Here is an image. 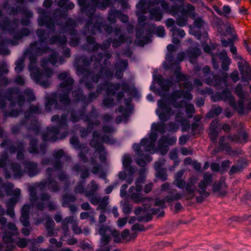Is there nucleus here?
<instances>
[{"instance_id": "f257e3e1", "label": "nucleus", "mask_w": 251, "mask_h": 251, "mask_svg": "<svg viewBox=\"0 0 251 251\" xmlns=\"http://www.w3.org/2000/svg\"><path fill=\"white\" fill-rule=\"evenodd\" d=\"M167 126H151V132L149 137L143 138L138 143H134L132 148L137 155L136 159V164L144 167L147 163L152 160L150 154L155 153L157 150L159 153L164 155L169 151L168 146L175 144L177 140L176 136H170L169 135H163L161 137L157 142V149L156 147V141L158 137V131L162 133Z\"/></svg>"}, {"instance_id": "f03ea898", "label": "nucleus", "mask_w": 251, "mask_h": 251, "mask_svg": "<svg viewBox=\"0 0 251 251\" xmlns=\"http://www.w3.org/2000/svg\"><path fill=\"white\" fill-rule=\"evenodd\" d=\"M114 126H102V130L100 132H93V139L90 142L91 147L95 149L94 151L90 149V152L86 154L88 161L91 165H94L97 162V157L99 156L100 162H103L106 160V152L102 143L113 144L115 143L114 139L111 137L110 134L114 131Z\"/></svg>"}, {"instance_id": "7ed1b4c3", "label": "nucleus", "mask_w": 251, "mask_h": 251, "mask_svg": "<svg viewBox=\"0 0 251 251\" xmlns=\"http://www.w3.org/2000/svg\"><path fill=\"white\" fill-rule=\"evenodd\" d=\"M58 78L62 82L59 88L63 93H55L53 98H49L46 104V110L50 111L51 106L55 109H63L70 103V93L72 90L74 79L69 72H62L58 75Z\"/></svg>"}, {"instance_id": "20e7f679", "label": "nucleus", "mask_w": 251, "mask_h": 251, "mask_svg": "<svg viewBox=\"0 0 251 251\" xmlns=\"http://www.w3.org/2000/svg\"><path fill=\"white\" fill-rule=\"evenodd\" d=\"M181 98L191 100L193 96L189 92L179 90L173 92L166 99L163 98L157 101L158 106L163 110V111L158 115L159 119L162 122H165L170 120L171 116L174 114V111L170 105L176 108L183 107L185 101L183 100L177 101Z\"/></svg>"}, {"instance_id": "39448f33", "label": "nucleus", "mask_w": 251, "mask_h": 251, "mask_svg": "<svg viewBox=\"0 0 251 251\" xmlns=\"http://www.w3.org/2000/svg\"><path fill=\"white\" fill-rule=\"evenodd\" d=\"M78 4L81 7V11L85 12L89 17L85 25L84 32L85 34L87 33L95 34L97 32L100 31L101 27H103L106 32L111 33L112 32L113 28L110 25H104L102 18L99 15H95L96 10L93 14H88V11L92 6V4H86V0H77Z\"/></svg>"}, {"instance_id": "423d86ee", "label": "nucleus", "mask_w": 251, "mask_h": 251, "mask_svg": "<svg viewBox=\"0 0 251 251\" xmlns=\"http://www.w3.org/2000/svg\"><path fill=\"white\" fill-rule=\"evenodd\" d=\"M51 192H58L61 189V186L54 179L46 180L43 179L39 182L33 183L29 186L28 191L29 192V200L32 206L40 210H43L45 208V203L39 201L37 195V189L38 188L41 191H44L46 187Z\"/></svg>"}, {"instance_id": "0eeeda50", "label": "nucleus", "mask_w": 251, "mask_h": 251, "mask_svg": "<svg viewBox=\"0 0 251 251\" xmlns=\"http://www.w3.org/2000/svg\"><path fill=\"white\" fill-rule=\"evenodd\" d=\"M14 185L10 182L2 183V180L0 177V197L4 195V193L8 196H13L10 198L6 202V214L11 218H15V214L14 208L15 204L21 198V190L19 188H16L13 190Z\"/></svg>"}, {"instance_id": "6e6552de", "label": "nucleus", "mask_w": 251, "mask_h": 251, "mask_svg": "<svg viewBox=\"0 0 251 251\" xmlns=\"http://www.w3.org/2000/svg\"><path fill=\"white\" fill-rule=\"evenodd\" d=\"M30 65L29 69L30 72L31 79L44 88L48 87L50 83V78L52 77L53 72L52 69L48 68L43 71L41 69L34 66L37 62V58L35 55L30 54Z\"/></svg>"}, {"instance_id": "1a4fd4ad", "label": "nucleus", "mask_w": 251, "mask_h": 251, "mask_svg": "<svg viewBox=\"0 0 251 251\" xmlns=\"http://www.w3.org/2000/svg\"><path fill=\"white\" fill-rule=\"evenodd\" d=\"M23 165L24 167L23 170L20 164L12 163L10 169L13 173V176L15 178H21L25 174H27L30 177H33L41 172V169L37 162L25 161L23 162Z\"/></svg>"}, {"instance_id": "9d476101", "label": "nucleus", "mask_w": 251, "mask_h": 251, "mask_svg": "<svg viewBox=\"0 0 251 251\" xmlns=\"http://www.w3.org/2000/svg\"><path fill=\"white\" fill-rule=\"evenodd\" d=\"M5 98L10 102L11 106L14 107L17 103L20 107V109H12L10 112L4 111V117H11L16 118L18 117L20 113L23 112L22 107L25 102V99L22 95L19 94L17 89L9 88L5 92Z\"/></svg>"}, {"instance_id": "9b49d317", "label": "nucleus", "mask_w": 251, "mask_h": 251, "mask_svg": "<svg viewBox=\"0 0 251 251\" xmlns=\"http://www.w3.org/2000/svg\"><path fill=\"white\" fill-rule=\"evenodd\" d=\"M184 173V170H180L176 174L173 184L177 188L185 190L188 199L191 200L195 197L196 185L199 179L196 176H192L189 178L188 182H186L182 179Z\"/></svg>"}, {"instance_id": "f8f14e48", "label": "nucleus", "mask_w": 251, "mask_h": 251, "mask_svg": "<svg viewBox=\"0 0 251 251\" xmlns=\"http://www.w3.org/2000/svg\"><path fill=\"white\" fill-rule=\"evenodd\" d=\"M86 108L81 107V109L78 111H72L70 113L69 120L73 123H76L80 119H82L88 122V126H99L100 121L98 120L99 114L96 108L92 106L91 111L87 115L85 114Z\"/></svg>"}, {"instance_id": "ddd939ff", "label": "nucleus", "mask_w": 251, "mask_h": 251, "mask_svg": "<svg viewBox=\"0 0 251 251\" xmlns=\"http://www.w3.org/2000/svg\"><path fill=\"white\" fill-rule=\"evenodd\" d=\"M107 78L113 76V71L110 68L105 67H101L98 71L95 70V72H90L88 75H84L80 79V83H83L86 87L89 89L94 88L93 83H97L103 75Z\"/></svg>"}, {"instance_id": "4468645a", "label": "nucleus", "mask_w": 251, "mask_h": 251, "mask_svg": "<svg viewBox=\"0 0 251 251\" xmlns=\"http://www.w3.org/2000/svg\"><path fill=\"white\" fill-rule=\"evenodd\" d=\"M146 19V17L144 15L139 16V24L136 28V37L143 45L148 43L150 37L155 28L154 25L143 23Z\"/></svg>"}, {"instance_id": "2eb2a0df", "label": "nucleus", "mask_w": 251, "mask_h": 251, "mask_svg": "<svg viewBox=\"0 0 251 251\" xmlns=\"http://www.w3.org/2000/svg\"><path fill=\"white\" fill-rule=\"evenodd\" d=\"M65 126H47L46 129L41 134L44 141L56 142L68 135V132Z\"/></svg>"}, {"instance_id": "dca6fc26", "label": "nucleus", "mask_w": 251, "mask_h": 251, "mask_svg": "<svg viewBox=\"0 0 251 251\" xmlns=\"http://www.w3.org/2000/svg\"><path fill=\"white\" fill-rule=\"evenodd\" d=\"M0 230L3 232L2 235L3 242L11 245L14 243L13 236L19 233L18 229L15 224L7 222V219L4 217H0Z\"/></svg>"}, {"instance_id": "f3484780", "label": "nucleus", "mask_w": 251, "mask_h": 251, "mask_svg": "<svg viewBox=\"0 0 251 251\" xmlns=\"http://www.w3.org/2000/svg\"><path fill=\"white\" fill-rule=\"evenodd\" d=\"M0 27L3 31H8L16 40H20L30 34V30L27 28L23 27L18 29L16 27H14L8 17H5L2 19L0 23Z\"/></svg>"}, {"instance_id": "a211bd4d", "label": "nucleus", "mask_w": 251, "mask_h": 251, "mask_svg": "<svg viewBox=\"0 0 251 251\" xmlns=\"http://www.w3.org/2000/svg\"><path fill=\"white\" fill-rule=\"evenodd\" d=\"M111 39H107L103 42L102 44L100 45L96 43L95 38L92 36H88L86 37V43L84 44L82 48L84 50L88 52H97L99 49L104 50L108 49L111 44Z\"/></svg>"}, {"instance_id": "6ab92c4d", "label": "nucleus", "mask_w": 251, "mask_h": 251, "mask_svg": "<svg viewBox=\"0 0 251 251\" xmlns=\"http://www.w3.org/2000/svg\"><path fill=\"white\" fill-rule=\"evenodd\" d=\"M96 60H97V57L95 55H92L90 59L85 55L75 58V63L76 64V70L80 75H82V77L84 75H87L90 72H95V70H87L84 67H88L91 63L93 62L95 63Z\"/></svg>"}, {"instance_id": "aec40b11", "label": "nucleus", "mask_w": 251, "mask_h": 251, "mask_svg": "<svg viewBox=\"0 0 251 251\" xmlns=\"http://www.w3.org/2000/svg\"><path fill=\"white\" fill-rule=\"evenodd\" d=\"M50 48L47 46V42L34 41L30 44L29 47L25 50L24 55L33 54L42 56L44 53L48 52Z\"/></svg>"}, {"instance_id": "412c9836", "label": "nucleus", "mask_w": 251, "mask_h": 251, "mask_svg": "<svg viewBox=\"0 0 251 251\" xmlns=\"http://www.w3.org/2000/svg\"><path fill=\"white\" fill-rule=\"evenodd\" d=\"M70 143L74 149L80 151L78 155L80 160L85 163L88 161L86 154L89 153L90 149L86 147V145L80 144L78 137L76 136L72 137L70 140Z\"/></svg>"}, {"instance_id": "4be33fe9", "label": "nucleus", "mask_w": 251, "mask_h": 251, "mask_svg": "<svg viewBox=\"0 0 251 251\" xmlns=\"http://www.w3.org/2000/svg\"><path fill=\"white\" fill-rule=\"evenodd\" d=\"M204 82L207 85H213L216 89L221 90L224 86H227V76L221 77L219 75H208L206 76Z\"/></svg>"}, {"instance_id": "5701e85b", "label": "nucleus", "mask_w": 251, "mask_h": 251, "mask_svg": "<svg viewBox=\"0 0 251 251\" xmlns=\"http://www.w3.org/2000/svg\"><path fill=\"white\" fill-rule=\"evenodd\" d=\"M40 15L38 18V24L40 26L46 25L51 31L55 30V25L53 20L48 16L47 12L43 9L39 10Z\"/></svg>"}, {"instance_id": "b1692460", "label": "nucleus", "mask_w": 251, "mask_h": 251, "mask_svg": "<svg viewBox=\"0 0 251 251\" xmlns=\"http://www.w3.org/2000/svg\"><path fill=\"white\" fill-rule=\"evenodd\" d=\"M38 141L36 138H31L30 139L29 147L28 149V152L33 154H45L47 151V145L44 143H42L38 149Z\"/></svg>"}, {"instance_id": "393cba45", "label": "nucleus", "mask_w": 251, "mask_h": 251, "mask_svg": "<svg viewBox=\"0 0 251 251\" xmlns=\"http://www.w3.org/2000/svg\"><path fill=\"white\" fill-rule=\"evenodd\" d=\"M244 100L240 99L236 102L235 100L233 103L230 105L241 115L248 114L251 110V98L249 100V102L246 107L244 105Z\"/></svg>"}, {"instance_id": "a878e982", "label": "nucleus", "mask_w": 251, "mask_h": 251, "mask_svg": "<svg viewBox=\"0 0 251 251\" xmlns=\"http://www.w3.org/2000/svg\"><path fill=\"white\" fill-rule=\"evenodd\" d=\"M135 186H132L128 189V196L136 203L142 202L144 200L141 194L143 185L136 183H135Z\"/></svg>"}, {"instance_id": "bb28decb", "label": "nucleus", "mask_w": 251, "mask_h": 251, "mask_svg": "<svg viewBox=\"0 0 251 251\" xmlns=\"http://www.w3.org/2000/svg\"><path fill=\"white\" fill-rule=\"evenodd\" d=\"M183 197V194L181 193H176L172 195L166 196L164 199H157L155 200V205L160 206L161 209L166 207L165 202H171L174 201H178L181 199Z\"/></svg>"}, {"instance_id": "cd10ccee", "label": "nucleus", "mask_w": 251, "mask_h": 251, "mask_svg": "<svg viewBox=\"0 0 251 251\" xmlns=\"http://www.w3.org/2000/svg\"><path fill=\"white\" fill-rule=\"evenodd\" d=\"M131 155L128 153L124 154L122 158L123 167L124 170L127 171V175L133 176L137 170V168L135 166H131Z\"/></svg>"}, {"instance_id": "c85d7f7f", "label": "nucleus", "mask_w": 251, "mask_h": 251, "mask_svg": "<svg viewBox=\"0 0 251 251\" xmlns=\"http://www.w3.org/2000/svg\"><path fill=\"white\" fill-rule=\"evenodd\" d=\"M208 185L201 180L198 183V187L199 189H197L195 191L198 192L200 194L199 196L196 197V201L197 202L201 203L203 201L204 199L209 196V193L206 191V188Z\"/></svg>"}, {"instance_id": "c756f323", "label": "nucleus", "mask_w": 251, "mask_h": 251, "mask_svg": "<svg viewBox=\"0 0 251 251\" xmlns=\"http://www.w3.org/2000/svg\"><path fill=\"white\" fill-rule=\"evenodd\" d=\"M7 12L10 15H15L18 13L24 15L26 18H31L33 17V13L31 11L29 10L27 7L18 6L15 8L12 7H9L7 9Z\"/></svg>"}, {"instance_id": "7c9ffc66", "label": "nucleus", "mask_w": 251, "mask_h": 251, "mask_svg": "<svg viewBox=\"0 0 251 251\" xmlns=\"http://www.w3.org/2000/svg\"><path fill=\"white\" fill-rule=\"evenodd\" d=\"M86 0L87 4V0ZM91 2L92 6L88 11V14H93L97 7L101 10H105L110 4V0H91Z\"/></svg>"}, {"instance_id": "2f4dec72", "label": "nucleus", "mask_w": 251, "mask_h": 251, "mask_svg": "<svg viewBox=\"0 0 251 251\" xmlns=\"http://www.w3.org/2000/svg\"><path fill=\"white\" fill-rule=\"evenodd\" d=\"M100 84L102 85L103 90H105L107 96H115L116 91H118L121 88L120 84L118 82L113 83L107 81L103 83H100Z\"/></svg>"}, {"instance_id": "473e14b6", "label": "nucleus", "mask_w": 251, "mask_h": 251, "mask_svg": "<svg viewBox=\"0 0 251 251\" xmlns=\"http://www.w3.org/2000/svg\"><path fill=\"white\" fill-rule=\"evenodd\" d=\"M128 65L127 60H122L115 63V76L117 79H121L123 78L124 73L127 69Z\"/></svg>"}, {"instance_id": "72a5a7b5", "label": "nucleus", "mask_w": 251, "mask_h": 251, "mask_svg": "<svg viewBox=\"0 0 251 251\" xmlns=\"http://www.w3.org/2000/svg\"><path fill=\"white\" fill-rule=\"evenodd\" d=\"M67 16V13L65 12L64 13L62 14L61 15V19H64L65 20V25L63 26V27L66 28L65 30H67V28L70 29L69 34L70 35H75L77 34V31L74 29V27H75L76 25L75 21L72 19L68 18L66 19Z\"/></svg>"}, {"instance_id": "f704fd0d", "label": "nucleus", "mask_w": 251, "mask_h": 251, "mask_svg": "<svg viewBox=\"0 0 251 251\" xmlns=\"http://www.w3.org/2000/svg\"><path fill=\"white\" fill-rule=\"evenodd\" d=\"M64 155V152L61 149L55 151L52 153V156L54 160L53 165L55 171H60L63 168V164L60 160Z\"/></svg>"}, {"instance_id": "c9c22d12", "label": "nucleus", "mask_w": 251, "mask_h": 251, "mask_svg": "<svg viewBox=\"0 0 251 251\" xmlns=\"http://www.w3.org/2000/svg\"><path fill=\"white\" fill-rule=\"evenodd\" d=\"M118 111L120 113H123V115L122 116H118L116 118V123L119 125L122 121H124V124H126V122L128 120V118L131 114V108H126L124 106L121 105L118 107Z\"/></svg>"}, {"instance_id": "e433bc0d", "label": "nucleus", "mask_w": 251, "mask_h": 251, "mask_svg": "<svg viewBox=\"0 0 251 251\" xmlns=\"http://www.w3.org/2000/svg\"><path fill=\"white\" fill-rule=\"evenodd\" d=\"M103 90V88L102 85L99 84L97 86L96 91L95 92H90L88 95V97L87 98L86 97V100H84L83 103L81 105V107L84 106V108H86L88 104L95 100L101 93Z\"/></svg>"}, {"instance_id": "4c0bfd02", "label": "nucleus", "mask_w": 251, "mask_h": 251, "mask_svg": "<svg viewBox=\"0 0 251 251\" xmlns=\"http://www.w3.org/2000/svg\"><path fill=\"white\" fill-rule=\"evenodd\" d=\"M30 205L29 204H25L21 209V216L20 220L23 226H27L29 225V211Z\"/></svg>"}, {"instance_id": "58836bf2", "label": "nucleus", "mask_w": 251, "mask_h": 251, "mask_svg": "<svg viewBox=\"0 0 251 251\" xmlns=\"http://www.w3.org/2000/svg\"><path fill=\"white\" fill-rule=\"evenodd\" d=\"M248 134L246 131L240 132L238 134L229 135L227 138L231 142L236 143L244 144L248 141Z\"/></svg>"}, {"instance_id": "ea45409f", "label": "nucleus", "mask_w": 251, "mask_h": 251, "mask_svg": "<svg viewBox=\"0 0 251 251\" xmlns=\"http://www.w3.org/2000/svg\"><path fill=\"white\" fill-rule=\"evenodd\" d=\"M111 240L110 234L101 236L100 241V248L96 251H110L112 246L108 245Z\"/></svg>"}, {"instance_id": "a19ab883", "label": "nucleus", "mask_w": 251, "mask_h": 251, "mask_svg": "<svg viewBox=\"0 0 251 251\" xmlns=\"http://www.w3.org/2000/svg\"><path fill=\"white\" fill-rule=\"evenodd\" d=\"M155 81L161 88L165 91H168L172 85V81L169 79H164L161 75H158L155 78Z\"/></svg>"}, {"instance_id": "79ce46f5", "label": "nucleus", "mask_w": 251, "mask_h": 251, "mask_svg": "<svg viewBox=\"0 0 251 251\" xmlns=\"http://www.w3.org/2000/svg\"><path fill=\"white\" fill-rule=\"evenodd\" d=\"M219 96L221 100L227 102L230 105L235 100L234 97L232 95L231 91L228 88H226L219 93Z\"/></svg>"}, {"instance_id": "37998d69", "label": "nucleus", "mask_w": 251, "mask_h": 251, "mask_svg": "<svg viewBox=\"0 0 251 251\" xmlns=\"http://www.w3.org/2000/svg\"><path fill=\"white\" fill-rule=\"evenodd\" d=\"M150 14V19L156 22L160 21L163 17V13L158 7L151 8L148 11Z\"/></svg>"}, {"instance_id": "c03bdc74", "label": "nucleus", "mask_w": 251, "mask_h": 251, "mask_svg": "<svg viewBox=\"0 0 251 251\" xmlns=\"http://www.w3.org/2000/svg\"><path fill=\"white\" fill-rule=\"evenodd\" d=\"M219 59L222 61V68L223 70L226 71L229 69V65L230 64L231 59L227 56V53L225 50H222L218 54Z\"/></svg>"}, {"instance_id": "a18cd8bd", "label": "nucleus", "mask_w": 251, "mask_h": 251, "mask_svg": "<svg viewBox=\"0 0 251 251\" xmlns=\"http://www.w3.org/2000/svg\"><path fill=\"white\" fill-rule=\"evenodd\" d=\"M249 165L247 161L242 160L238 162L237 165H233L231 167L228 174L231 176L235 173H241L245 168Z\"/></svg>"}, {"instance_id": "49530a36", "label": "nucleus", "mask_w": 251, "mask_h": 251, "mask_svg": "<svg viewBox=\"0 0 251 251\" xmlns=\"http://www.w3.org/2000/svg\"><path fill=\"white\" fill-rule=\"evenodd\" d=\"M201 51L198 48H190L187 50V55L192 64L197 62V58L200 55Z\"/></svg>"}, {"instance_id": "de8ad7c7", "label": "nucleus", "mask_w": 251, "mask_h": 251, "mask_svg": "<svg viewBox=\"0 0 251 251\" xmlns=\"http://www.w3.org/2000/svg\"><path fill=\"white\" fill-rule=\"evenodd\" d=\"M225 136H222L220 137L219 141V146L220 148L226 152H228L229 155L235 156L237 154V151H232L230 145L227 143H225Z\"/></svg>"}, {"instance_id": "09e8293b", "label": "nucleus", "mask_w": 251, "mask_h": 251, "mask_svg": "<svg viewBox=\"0 0 251 251\" xmlns=\"http://www.w3.org/2000/svg\"><path fill=\"white\" fill-rule=\"evenodd\" d=\"M152 1L151 0H140L136 4V7L138 10L143 13H147L148 11L152 6Z\"/></svg>"}, {"instance_id": "8fccbe9b", "label": "nucleus", "mask_w": 251, "mask_h": 251, "mask_svg": "<svg viewBox=\"0 0 251 251\" xmlns=\"http://www.w3.org/2000/svg\"><path fill=\"white\" fill-rule=\"evenodd\" d=\"M173 126H190L186 118L181 112H178L175 115V123Z\"/></svg>"}, {"instance_id": "3c124183", "label": "nucleus", "mask_w": 251, "mask_h": 251, "mask_svg": "<svg viewBox=\"0 0 251 251\" xmlns=\"http://www.w3.org/2000/svg\"><path fill=\"white\" fill-rule=\"evenodd\" d=\"M62 206L64 207H67L71 203H74L75 201L76 198L73 195L66 194L62 196Z\"/></svg>"}, {"instance_id": "603ef678", "label": "nucleus", "mask_w": 251, "mask_h": 251, "mask_svg": "<svg viewBox=\"0 0 251 251\" xmlns=\"http://www.w3.org/2000/svg\"><path fill=\"white\" fill-rule=\"evenodd\" d=\"M67 42V38L64 35H57L52 36L50 40V43L51 44L57 43L59 45H64Z\"/></svg>"}, {"instance_id": "864d4df0", "label": "nucleus", "mask_w": 251, "mask_h": 251, "mask_svg": "<svg viewBox=\"0 0 251 251\" xmlns=\"http://www.w3.org/2000/svg\"><path fill=\"white\" fill-rule=\"evenodd\" d=\"M72 96L75 98L76 102L81 101L82 104L84 100H86V96L83 95L82 90L80 88H77L72 92Z\"/></svg>"}, {"instance_id": "5fc2aeb1", "label": "nucleus", "mask_w": 251, "mask_h": 251, "mask_svg": "<svg viewBox=\"0 0 251 251\" xmlns=\"http://www.w3.org/2000/svg\"><path fill=\"white\" fill-rule=\"evenodd\" d=\"M74 170L76 172H80V178L84 180L85 178L89 176V172L88 170L84 166H82L79 164H76L74 168Z\"/></svg>"}, {"instance_id": "6e6d98bb", "label": "nucleus", "mask_w": 251, "mask_h": 251, "mask_svg": "<svg viewBox=\"0 0 251 251\" xmlns=\"http://www.w3.org/2000/svg\"><path fill=\"white\" fill-rule=\"evenodd\" d=\"M226 187L225 180L223 178H221L218 182H216L213 184L212 191L214 192H217L225 190Z\"/></svg>"}, {"instance_id": "4d7b16f0", "label": "nucleus", "mask_w": 251, "mask_h": 251, "mask_svg": "<svg viewBox=\"0 0 251 251\" xmlns=\"http://www.w3.org/2000/svg\"><path fill=\"white\" fill-rule=\"evenodd\" d=\"M51 120L52 122H55L58 126H67V117L66 114H63L61 117L57 115L52 117Z\"/></svg>"}, {"instance_id": "13d9d810", "label": "nucleus", "mask_w": 251, "mask_h": 251, "mask_svg": "<svg viewBox=\"0 0 251 251\" xmlns=\"http://www.w3.org/2000/svg\"><path fill=\"white\" fill-rule=\"evenodd\" d=\"M218 126H209V136L213 143L217 142V138L219 135V129Z\"/></svg>"}, {"instance_id": "bf43d9fd", "label": "nucleus", "mask_w": 251, "mask_h": 251, "mask_svg": "<svg viewBox=\"0 0 251 251\" xmlns=\"http://www.w3.org/2000/svg\"><path fill=\"white\" fill-rule=\"evenodd\" d=\"M152 219V216H151L150 214H146L144 216H140L138 217L137 218H136L135 217H131L129 220L128 221V223L129 224H133L136 220H137L138 222H148L150 221H151Z\"/></svg>"}, {"instance_id": "052dcab7", "label": "nucleus", "mask_w": 251, "mask_h": 251, "mask_svg": "<svg viewBox=\"0 0 251 251\" xmlns=\"http://www.w3.org/2000/svg\"><path fill=\"white\" fill-rule=\"evenodd\" d=\"M103 57H105L106 58V59L109 60L111 58L112 55L108 52H105L104 54L102 53H99L98 54L97 60H96V62L93 64V68L95 70L97 69L99 67Z\"/></svg>"}, {"instance_id": "680f3d73", "label": "nucleus", "mask_w": 251, "mask_h": 251, "mask_svg": "<svg viewBox=\"0 0 251 251\" xmlns=\"http://www.w3.org/2000/svg\"><path fill=\"white\" fill-rule=\"evenodd\" d=\"M12 41L11 40L7 39L0 41V54H8L9 50L7 48L6 45L12 43Z\"/></svg>"}, {"instance_id": "e2e57ef3", "label": "nucleus", "mask_w": 251, "mask_h": 251, "mask_svg": "<svg viewBox=\"0 0 251 251\" xmlns=\"http://www.w3.org/2000/svg\"><path fill=\"white\" fill-rule=\"evenodd\" d=\"M99 190V185L96 183L95 180H92L90 182V186L89 190L87 191L85 193V197H89L93 195L94 194H96V192Z\"/></svg>"}, {"instance_id": "0e129e2a", "label": "nucleus", "mask_w": 251, "mask_h": 251, "mask_svg": "<svg viewBox=\"0 0 251 251\" xmlns=\"http://www.w3.org/2000/svg\"><path fill=\"white\" fill-rule=\"evenodd\" d=\"M146 179V169L144 168L140 169L139 171V177L136 179L135 183L143 185Z\"/></svg>"}, {"instance_id": "69168bd1", "label": "nucleus", "mask_w": 251, "mask_h": 251, "mask_svg": "<svg viewBox=\"0 0 251 251\" xmlns=\"http://www.w3.org/2000/svg\"><path fill=\"white\" fill-rule=\"evenodd\" d=\"M45 220L46 221L45 222V226L46 229L54 228L55 226V223L52 220V218L50 217L48 215H45V218H44V219L41 220L40 221H38L37 224L41 223L42 222H43Z\"/></svg>"}, {"instance_id": "338daca9", "label": "nucleus", "mask_w": 251, "mask_h": 251, "mask_svg": "<svg viewBox=\"0 0 251 251\" xmlns=\"http://www.w3.org/2000/svg\"><path fill=\"white\" fill-rule=\"evenodd\" d=\"M76 221L74 219L73 216H68L64 218L62 221V229L66 232H67L69 229L68 224H73Z\"/></svg>"}, {"instance_id": "774afa93", "label": "nucleus", "mask_w": 251, "mask_h": 251, "mask_svg": "<svg viewBox=\"0 0 251 251\" xmlns=\"http://www.w3.org/2000/svg\"><path fill=\"white\" fill-rule=\"evenodd\" d=\"M120 85L124 92L129 94L133 93L135 91V88L133 85H130L126 82H123Z\"/></svg>"}]
</instances>
